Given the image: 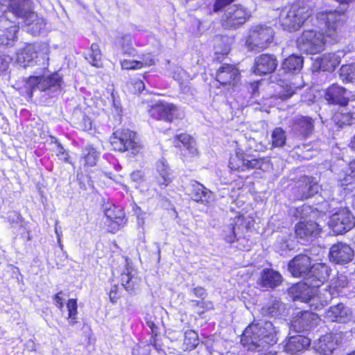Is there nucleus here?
Listing matches in <instances>:
<instances>
[{"label":"nucleus","instance_id":"1","mask_svg":"<svg viewBox=\"0 0 355 355\" xmlns=\"http://www.w3.org/2000/svg\"><path fill=\"white\" fill-rule=\"evenodd\" d=\"M344 12L340 11H322L317 14L314 26L321 29L306 30L297 38L298 47L308 53L322 51L327 43L338 42L340 39V28L344 23Z\"/></svg>","mask_w":355,"mask_h":355},{"label":"nucleus","instance_id":"2","mask_svg":"<svg viewBox=\"0 0 355 355\" xmlns=\"http://www.w3.org/2000/svg\"><path fill=\"white\" fill-rule=\"evenodd\" d=\"M241 341L248 350L259 352L277 343V332L270 321H254L244 330Z\"/></svg>","mask_w":355,"mask_h":355},{"label":"nucleus","instance_id":"3","mask_svg":"<svg viewBox=\"0 0 355 355\" xmlns=\"http://www.w3.org/2000/svg\"><path fill=\"white\" fill-rule=\"evenodd\" d=\"M313 10L310 6L297 2L289 9H284L279 15V21L284 30L293 32L298 30L311 17Z\"/></svg>","mask_w":355,"mask_h":355},{"label":"nucleus","instance_id":"4","mask_svg":"<svg viewBox=\"0 0 355 355\" xmlns=\"http://www.w3.org/2000/svg\"><path fill=\"white\" fill-rule=\"evenodd\" d=\"M274 30L266 25H254L250 27L245 40V46L249 51H261L266 49L273 41Z\"/></svg>","mask_w":355,"mask_h":355},{"label":"nucleus","instance_id":"5","mask_svg":"<svg viewBox=\"0 0 355 355\" xmlns=\"http://www.w3.org/2000/svg\"><path fill=\"white\" fill-rule=\"evenodd\" d=\"M110 144L114 150L129 151L133 155L139 153L142 146L137 134L128 129L116 130L110 138Z\"/></svg>","mask_w":355,"mask_h":355},{"label":"nucleus","instance_id":"6","mask_svg":"<svg viewBox=\"0 0 355 355\" xmlns=\"http://www.w3.org/2000/svg\"><path fill=\"white\" fill-rule=\"evenodd\" d=\"M6 10L7 8L0 3V46H13L19 29V23L8 17Z\"/></svg>","mask_w":355,"mask_h":355},{"label":"nucleus","instance_id":"7","mask_svg":"<svg viewBox=\"0 0 355 355\" xmlns=\"http://www.w3.org/2000/svg\"><path fill=\"white\" fill-rule=\"evenodd\" d=\"M325 282L312 272V268L309 271V274L305 276L303 281L299 282L291 288L293 300L309 299L312 293H315L321 285Z\"/></svg>","mask_w":355,"mask_h":355},{"label":"nucleus","instance_id":"8","mask_svg":"<svg viewBox=\"0 0 355 355\" xmlns=\"http://www.w3.org/2000/svg\"><path fill=\"white\" fill-rule=\"evenodd\" d=\"M62 76L58 72L51 74H44L41 76H31L27 80V85L31 88V93L36 89L42 92L49 91L51 93L57 92L61 87Z\"/></svg>","mask_w":355,"mask_h":355},{"label":"nucleus","instance_id":"9","mask_svg":"<svg viewBox=\"0 0 355 355\" xmlns=\"http://www.w3.org/2000/svg\"><path fill=\"white\" fill-rule=\"evenodd\" d=\"M329 225L334 233L343 234L354 227V217L347 209L342 208L331 216Z\"/></svg>","mask_w":355,"mask_h":355},{"label":"nucleus","instance_id":"10","mask_svg":"<svg viewBox=\"0 0 355 355\" xmlns=\"http://www.w3.org/2000/svg\"><path fill=\"white\" fill-rule=\"evenodd\" d=\"M250 14L244 7L234 5L225 11L221 19L225 28H237L249 19Z\"/></svg>","mask_w":355,"mask_h":355},{"label":"nucleus","instance_id":"11","mask_svg":"<svg viewBox=\"0 0 355 355\" xmlns=\"http://www.w3.org/2000/svg\"><path fill=\"white\" fill-rule=\"evenodd\" d=\"M7 10L6 13L12 14L17 18L23 19L25 21L27 18L35 19L36 13L33 11L32 2L31 0H10L8 6L4 5Z\"/></svg>","mask_w":355,"mask_h":355},{"label":"nucleus","instance_id":"12","mask_svg":"<svg viewBox=\"0 0 355 355\" xmlns=\"http://www.w3.org/2000/svg\"><path fill=\"white\" fill-rule=\"evenodd\" d=\"M150 115L157 119L172 121L174 119L182 118V112L171 103L156 104L149 111Z\"/></svg>","mask_w":355,"mask_h":355},{"label":"nucleus","instance_id":"13","mask_svg":"<svg viewBox=\"0 0 355 355\" xmlns=\"http://www.w3.org/2000/svg\"><path fill=\"white\" fill-rule=\"evenodd\" d=\"M311 268V259L307 254H298L288 263V270L293 277H305Z\"/></svg>","mask_w":355,"mask_h":355},{"label":"nucleus","instance_id":"14","mask_svg":"<svg viewBox=\"0 0 355 355\" xmlns=\"http://www.w3.org/2000/svg\"><path fill=\"white\" fill-rule=\"evenodd\" d=\"M336 295V291L329 286L328 289H324L322 291H319L317 288V291L312 293L309 299L299 301L308 304L311 309L316 310L326 306Z\"/></svg>","mask_w":355,"mask_h":355},{"label":"nucleus","instance_id":"15","mask_svg":"<svg viewBox=\"0 0 355 355\" xmlns=\"http://www.w3.org/2000/svg\"><path fill=\"white\" fill-rule=\"evenodd\" d=\"M354 255L353 249L349 245L343 243L333 245L329 251L331 260L337 264H345L350 262Z\"/></svg>","mask_w":355,"mask_h":355},{"label":"nucleus","instance_id":"16","mask_svg":"<svg viewBox=\"0 0 355 355\" xmlns=\"http://www.w3.org/2000/svg\"><path fill=\"white\" fill-rule=\"evenodd\" d=\"M190 196L193 200L205 205H211L215 200L214 193L197 181L191 182Z\"/></svg>","mask_w":355,"mask_h":355},{"label":"nucleus","instance_id":"17","mask_svg":"<svg viewBox=\"0 0 355 355\" xmlns=\"http://www.w3.org/2000/svg\"><path fill=\"white\" fill-rule=\"evenodd\" d=\"M319 188L316 178L302 176L297 182V197L300 199L309 198L318 192Z\"/></svg>","mask_w":355,"mask_h":355},{"label":"nucleus","instance_id":"18","mask_svg":"<svg viewBox=\"0 0 355 355\" xmlns=\"http://www.w3.org/2000/svg\"><path fill=\"white\" fill-rule=\"evenodd\" d=\"M320 232L317 223L312 220L300 221L295 225V234L304 241L316 238Z\"/></svg>","mask_w":355,"mask_h":355},{"label":"nucleus","instance_id":"19","mask_svg":"<svg viewBox=\"0 0 355 355\" xmlns=\"http://www.w3.org/2000/svg\"><path fill=\"white\" fill-rule=\"evenodd\" d=\"M351 310L342 303L331 306L326 312V318L331 322L347 323L352 319Z\"/></svg>","mask_w":355,"mask_h":355},{"label":"nucleus","instance_id":"20","mask_svg":"<svg viewBox=\"0 0 355 355\" xmlns=\"http://www.w3.org/2000/svg\"><path fill=\"white\" fill-rule=\"evenodd\" d=\"M337 345V336L330 333L321 336L315 343L314 349L320 355H331Z\"/></svg>","mask_w":355,"mask_h":355},{"label":"nucleus","instance_id":"21","mask_svg":"<svg viewBox=\"0 0 355 355\" xmlns=\"http://www.w3.org/2000/svg\"><path fill=\"white\" fill-rule=\"evenodd\" d=\"M311 340L305 336L297 335L290 337L284 345V351L290 354H297L309 347Z\"/></svg>","mask_w":355,"mask_h":355},{"label":"nucleus","instance_id":"22","mask_svg":"<svg viewBox=\"0 0 355 355\" xmlns=\"http://www.w3.org/2000/svg\"><path fill=\"white\" fill-rule=\"evenodd\" d=\"M264 162L263 159H254L252 157L242 158L239 157H231L230 167L232 170L243 171L245 168H261Z\"/></svg>","mask_w":355,"mask_h":355},{"label":"nucleus","instance_id":"23","mask_svg":"<svg viewBox=\"0 0 355 355\" xmlns=\"http://www.w3.org/2000/svg\"><path fill=\"white\" fill-rule=\"evenodd\" d=\"M317 319V315L305 311L297 315L292 322V326L297 331H303L309 330L315 324Z\"/></svg>","mask_w":355,"mask_h":355},{"label":"nucleus","instance_id":"24","mask_svg":"<svg viewBox=\"0 0 355 355\" xmlns=\"http://www.w3.org/2000/svg\"><path fill=\"white\" fill-rule=\"evenodd\" d=\"M282 277L279 272L273 269H264L261 273L258 284L262 287L275 288L280 285Z\"/></svg>","mask_w":355,"mask_h":355},{"label":"nucleus","instance_id":"25","mask_svg":"<svg viewBox=\"0 0 355 355\" xmlns=\"http://www.w3.org/2000/svg\"><path fill=\"white\" fill-rule=\"evenodd\" d=\"M313 121L311 118L297 116L294 119L293 130L295 134L306 137L313 132Z\"/></svg>","mask_w":355,"mask_h":355},{"label":"nucleus","instance_id":"26","mask_svg":"<svg viewBox=\"0 0 355 355\" xmlns=\"http://www.w3.org/2000/svg\"><path fill=\"white\" fill-rule=\"evenodd\" d=\"M345 89L336 85L329 87L326 92L325 98L331 104L345 105L347 99L345 97Z\"/></svg>","mask_w":355,"mask_h":355},{"label":"nucleus","instance_id":"27","mask_svg":"<svg viewBox=\"0 0 355 355\" xmlns=\"http://www.w3.org/2000/svg\"><path fill=\"white\" fill-rule=\"evenodd\" d=\"M284 311V304L277 297H272L268 302L261 308L263 315L275 317L282 314Z\"/></svg>","mask_w":355,"mask_h":355},{"label":"nucleus","instance_id":"28","mask_svg":"<svg viewBox=\"0 0 355 355\" xmlns=\"http://www.w3.org/2000/svg\"><path fill=\"white\" fill-rule=\"evenodd\" d=\"M157 171L158 175L156 181L161 188L167 187L171 181L170 175V169L168 164L164 160H159L157 163Z\"/></svg>","mask_w":355,"mask_h":355},{"label":"nucleus","instance_id":"29","mask_svg":"<svg viewBox=\"0 0 355 355\" xmlns=\"http://www.w3.org/2000/svg\"><path fill=\"white\" fill-rule=\"evenodd\" d=\"M239 74L238 68H220L216 73V80L222 85L231 84Z\"/></svg>","mask_w":355,"mask_h":355},{"label":"nucleus","instance_id":"30","mask_svg":"<svg viewBox=\"0 0 355 355\" xmlns=\"http://www.w3.org/2000/svg\"><path fill=\"white\" fill-rule=\"evenodd\" d=\"M121 282L127 291L131 292L139 284V279L132 273V270L127 267L121 274Z\"/></svg>","mask_w":355,"mask_h":355},{"label":"nucleus","instance_id":"31","mask_svg":"<svg viewBox=\"0 0 355 355\" xmlns=\"http://www.w3.org/2000/svg\"><path fill=\"white\" fill-rule=\"evenodd\" d=\"M175 139L178 141L176 146L181 148L182 146L179 144V143H180L182 145V147H184L191 155L193 156L198 153L196 141L189 135L185 133L180 134L176 135Z\"/></svg>","mask_w":355,"mask_h":355},{"label":"nucleus","instance_id":"32","mask_svg":"<svg viewBox=\"0 0 355 355\" xmlns=\"http://www.w3.org/2000/svg\"><path fill=\"white\" fill-rule=\"evenodd\" d=\"M99 156V153L92 145H86L82 150L81 161L84 162V165L93 166L96 165Z\"/></svg>","mask_w":355,"mask_h":355},{"label":"nucleus","instance_id":"33","mask_svg":"<svg viewBox=\"0 0 355 355\" xmlns=\"http://www.w3.org/2000/svg\"><path fill=\"white\" fill-rule=\"evenodd\" d=\"M24 23L27 26V31L34 35L40 34L46 26L45 20L42 17H39L37 14L35 19L28 17Z\"/></svg>","mask_w":355,"mask_h":355},{"label":"nucleus","instance_id":"34","mask_svg":"<svg viewBox=\"0 0 355 355\" xmlns=\"http://www.w3.org/2000/svg\"><path fill=\"white\" fill-rule=\"evenodd\" d=\"M344 55L343 51L334 53L324 54L321 58L319 67H337L340 64L341 58Z\"/></svg>","mask_w":355,"mask_h":355},{"label":"nucleus","instance_id":"35","mask_svg":"<svg viewBox=\"0 0 355 355\" xmlns=\"http://www.w3.org/2000/svg\"><path fill=\"white\" fill-rule=\"evenodd\" d=\"M105 215L110 221L114 222L117 225L122 223L124 218V213L123 210L114 205H110L109 207H106L104 210Z\"/></svg>","mask_w":355,"mask_h":355},{"label":"nucleus","instance_id":"36","mask_svg":"<svg viewBox=\"0 0 355 355\" xmlns=\"http://www.w3.org/2000/svg\"><path fill=\"white\" fill-rule=\"evenodd\" d=\"M276 249L281 252L287 250H291L294 248V243L291 239V235L289 234L279 236L276 242Z\"/></svg>","mask_w":355,"mask_h":355},{"label":"nucleus","instance_id":"37","mask_svg":"<svg viewBox=\"0 0 355 355\" xmlns=\"http://www.w3.org/2000/svg\"><path fill=\"white\" fill-rule=\"evenodd\" d=\"M256 67H277L276 57L272 54H261L255 59Z\"/></svg>","mask_w":355,"mask_h":355},{"label":"nucleus","instance_id":"38","mask_svg":"<svg viewBox=\"0 0 355 355\" xmlns=\"http://www.w3.org/2000/svg\"><path fill=\"white\" fill-rule=\"evenodd\" d=\"M271 138L273 147H282L286 140V132L281 128H275L272 132Z\"/></svg>","mask_w":355,"mask_h":355},{"label":"nucleus","instance_id":"39","mask_svg":"<svg viewBox=\"0 0 355 355\" xmlns=\"http://www.w3.org/2000/svg\"><path fill=\"white\" fill-rule=\"evenodd\" d=\"M330 268L325 263H318L312 266V272L326 282L330 275Z\"/></svg>","mask_w":355,"mask_h":355},{"label":"nucleus","instance_id":"40","mask_svg":"<svg viewBox=\"0 0 355 355\" xmlns=\"http://www.w3.org/2000/svg\"><path fill=\"white\" fill-rule=\"evenodd\" d=\"M67 308L68 311V320L71 325H74L77 323L78 315V304L76 299H69L67 303Z\"/></svg>","mask_w":355,"mask_h":355},{"label":"nucleus","instance_id":"41","mask_svg":"<svg viewBox=\"0 0 355 355\" xmlns=\"http://www.w3.org/2000/svg\"><path fill=\"white\" fill-rule=\"evenodd\" d=\"M33 55L30 54L29 50L24 49L17 55L16 61L20 67H30L33 65Z\"/></svg>","mask_w":355,"mask_h":355},{"label":"nucleus","instance_id":"42","mask_svg":"<svg viewBox=\"0 0 355 355\" xmlns=\"http://www.w3.org/2000/svg\"><path fill=\"white\" fill-rule=\"evenodd\" d=\"M198 344V334L193 330H187L184 333V345L187 349H194Z\"/></svg>","mask_w":355,"mask_h":355},{"label":"nucleus","instance_id":"43","mask_svg":"<svg viewBox=\"0 0 355 355\" xmlns=\"http://www.w3.org/2000/svg\"><path fill=\"white\" fill-rule=\"evenodd\" d=\"M89 63L93 67H100V60L101 58V53L99 46L96 44H92L91 45V50L89 54Z\"/></svg>","mask_w":355,"mask_h":355},{"label":"nucleus","instance_id":"44","mask_svg":"<svg viewBox=\"0 0 355 355\" xmlns=\"http://www.w3.org/2000/svg\"><path fill=\"white\" fill-rule=\"evenodd\" d=\"M339 76L343 82H355V68H340Z\"/></svg>","mask_w":355,"mask_h":355},{"label":"nucleus","instance_id":"45","mask_svg":"<svg viewBox=\"0 0 355 355\" xmlns=\"http://www.w3.org/2000/svg\"><path fill=\"white\" fill-rule=\"evenodd\" d=\"M348 281L347 277L343 275H340L336 279H333L331 281V285L329 286L338 294L340 289L346 287Z\"/></svg>","mask_w":355,"mask_h":355},{"label":"nucleus","instance_id":"46","mask_svg":"<svg viewBox=\"0 0 355 355\" xmlns=\"http://www.w3.org/2000/svg\"><path fill=\"white\" fill-rule=\"evenodd\" d=\"M303 64V57L292 55L284 60L283 67H302Z\"/></svg>","mask_w":355,"mask_h":355},{"label":"nucleus","instance_id":"47","mask_svg":"<svg viewBox=\"0 0 355 355\" xmlns=\"http://www.w3.org/2000/svg\"><path fill=\"white\" fill-rule=\"evenodd\" d=\"M242 221H243V218L241 216H239L237 218H236L235 225H234L232 227L229 226L227 227L228 230L230 232V234H227L225 236V240L227 242L231 243L234 241V240L236 239V228L239 229V225Z\"/></svg>","mask_w":355,"mask_h":355},{"label":"nucleus","instance_id":"48","mask_svg":"<svg viewBox=\"0 0 355 355\" xmlns=\"http://www.w3.org/2000/svg\"><path fill=\"white\" fill-rule=\"evenodd\" d=\"M336 119H338L340 122V126L342 125H350L354 123L355 118H354L352 114L349 113H341L336 116Z\"/></svg>","mask_w":355,"mask_h":355},{"label":"nucleus","instance_id":"49","mask_svg":"<svg viewBox=\"0 0 355 355\" xmlns=\"http://www.w3.org/2000/svg\"><path fill=\"white\" fill-rule=\"evenodd\" d=\"M55 153L58 157H59L60 159L67 161L68 159V155L65 152L64 148L61 146L60 143H55Z\"/></svg>","mask_w":355,"mask_h":355},{"label":"nucleus","instance_id":"50","mask_svg":"<svg viewBox=\"0 0 355 355\" xmlns=\"http://www.w3.org/2000/svg\"><path fill=\"white\" fill-rule=\"evenodd\" d=\"M130 89L132 93H140L144 89V83L142 80H135V83H131L130 85Z\"/></svg>","mask_w":355,"mask_h":355},{"label":"nucleus","instance_id":"51","mask_svg":"<svg viewBox=\"0 0 355 355\" xmlns=\"http://www.w3.org/2000/svg\"><path fill=\"white\" fill-rule=\"evenodd\" d=\"M235 0H216L214 5L213 10L216 12L220 11L223 7L230 4Z\"/></svg>","mask_w":355,"mask_h":355},{"label":"nucleus","instance_id":"52","mask_svg":"<svg viewBox=\"0 0 355 355\" xmlns=\"http://www.w3.org/2000/svg\"><path fill=\"white\" fill-rule=\"evenodd\" d=\"M119 286L117 285H114L110 291L109 293L110 300L112 303H115L117 300L119 298V295L118 293Z\"/></svg>","mask_w":355,"mask_h":355},{"label":"nucleus","instance_id":"53","mask_svg":"<svg viewBox=\"0 0 355 355\" xmlns=\"http://www.w3.org/2000/svg\"><path fill=\"white\" fill-rule=\"evenodd\" d=\"M12 62V58L8 55L0 53V67H8Z\"/></svg>","mask_w":355,"mask_h":355},{"label":"nucleus","instance_id":"54","mask_svg":"<svg viewBox=\"0 0 355 355\" xmlns=\"http://www.w3.org/2000/svg\"><path fill=\"white\" fill-rule=\"evenodd\" d=\"M8 218L9 221L12 223H20L21 221V216L17 211H10L8 214Z\"/></svg>","mask_w":355,"mask_h":355},{"label":"nucleus","instance_id":"55","mask_svg":"<svg viewBox=\"0 0 355 355\" xmlns=\"http://www.w3.org/2000/svg\"><path fill=\"white\" fill-rule=\"evenodd\" d=\"M348 171H350V173L347 175L344 178V180L347 182L349 181L350 178H354L355 179V160L350 162L348 167Z\"/></svg>","mask_w":355,"mask_h":355},{"label":"nucleus","instance_id":"56","mask_svg":"<svg viewBox=\"0 0 355 355\" xmlns=\"http://www.w3.org/2000/svg\"><path fill=\"white\" fill-rule=\"evenodd\" d=\"M192 293L197 297L205 298L206 291L202 287H196L193 288Z\"/></svg>","mask_w":355,"mask_h":355},{"label":"nucleus","instance_id":"57","mask_svg":"<svg viewBox=\"0 0 355 355\" xmlns=\"http://www.w3.org/2000/svg\"><path fill=\"white\" fill-rule=\"evenodd\" d=\"M61 294H62V292H60V293H57L53 297V300H54L56 306L60 309H62V307L64 306L63 298L61 297Z\"/></svg>","mask_w":355,"mask_h":355},{"label":"nucleus","instance_id":"58","mask_svg":"<svg viewBox=\"0 0 355 355\" xmlns=\"http://www.w3.org/2000/svg\"><path fill=\"white\" fill-rule=\"evenodd\" d=\"M261 69L262 68H258V67L254 68V73L255 74H267V73H273L275 71V70L276 69V68H264L266 70L262 71Z\"/></svg>","mask_w":355,"mask_h":355},{"label":"nucleus","instance_id":"59","mask_svg":"<svg viewBox=\"0 0 355 355\" xmlns=\"http://www.w3.org/2000/svg\"><path fill=\"white\" fill-rule=\"evenodd\" d=\"M140 64L141 65V67H150L152 65H155L156 62L155 59L148 55L146 60H144V62H140Z\"/></svg>","mask_w":355,"mask_h":355},{"label":"nucleus","instance_id":"60","mask_svg":"<svg viewBox=\"0 0 355 355\" xmlns=\"http://www.w3.org/2000/svg\"><path fill=\"white\" fill-rule=\"evenodd\" d=\"M142 178V174L141 171H136L131 174V179L135 182H138Z\"/></svg>","mask_w":355,"mask_h":355},{"label":"nucleus","instance_id":"61","mask_svg":"<svg viewBox=\"0 0 355 355\" xmlns=\"http://www.w3.org/2000/svg\"><path fill=\"white\" fill-rule=\"evenodd\" d=\"M147 324L150 328L152 334L154 336H156L157 335V327L155 326V324L153 322H148Z\"/></svg>","mask_w":355,"mask_h":355},{"label":"nucleus","instance_id":"62","mask_svg":"<svg viewBox=\"0 0 355 355\" xmlns=\"http://www.w3.org/2000/svg\"><path fill=\"white\" fill-rule=\"evenodd\" d=\"M135 63L138 64L139 62H135V60H129V61L124 60L123 62L121 63V64L122 65H123V64H130V67H135Z\"/></svg>","mask_w":355,"mask_h":355},{"label":"nucleus","instance_id":"63","mask_svg":"<svg viewBox=\"0 0 355 355\" xmlns=\"http://www.w3.org/2000/svg\"><path fill=\"white\" fill-rule=\"evenodd\" d=\"M323 205H324V207H326V205H328V208L326 210L327 212L331 213V212L333 211L334 209L331 208V207L329 205V202L328 201H325L323 203Z\"/></svg>","mask_w":355,"mask_h":355},{"label":"nucleus","instance_id":"64","mask_svg":"<svg viewBox=\"0 0 355 355\" xmlns=\"http://www.w3.org/2000/svg\"><path fill=\"white\" fill-rule=\"evenodd\" d=\"M349 145L352 149L355 150V134L354 136L352 137Z\"/></svg>","mask_w":355,"mask_h":355}]
</instances>
